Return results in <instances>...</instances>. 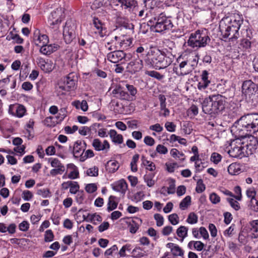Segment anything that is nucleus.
Wrapping results in <instances>:
<instances>
[{"instance_id":"obj_1","label":"nucleus","mask_w":258,"mask_h":258,"mask_svg":"<svg viewBox=\"0 0 258 258\" xmlns=\"http://www.w3.org/2000/svg\"><path fill=\"white\" fill-rule=\"evenodd\" d=\"M243 23V18L238 14L223 18L220 22L219 29L224 38L233 41L239 36V30Z\"/></svg>"},{"instance_id":"obj_2","label":"nucleus","mask_w":258,"mask_h":258,"mask_svg":"<svg viewBox=\"0 0 258 258\" xmlns=\"http://www.w3.org/2000/svg\"><path fill=\"white\" fill-rule=\"evenodd\" d=\"M236 128L239 136L251 135L258 132V114L250 113L241 116L233 127Z\"/></svg>"},{"instance_id":"obj_3","label":"nucleus","mask_w":258,"mask_h":258,"mask_svg":"<svg viewBox=\"0 0 258 258\" xmlns=\"http://www.w3.org/2000/svg\"><path fill=\"white\" fill-rule=\"evenodd\" d=\"M225 103L226 98L221 95L209 96L202 103L203 112L211 116L215 115L224 109Z\"/></svg>"},{"instance_id":"obj_4","label":"nucleus","mask_w":258,"mask_h":258,"mask_svg":"<svg viewBox=\"0 0 258 258\" xmlns=\"http://www.w3.org/2000/svg\"><path fill=\"white\" fill-rule=\"evenodd\" d=\"M148 24L151 26L152 30L154 29L156 32L158 33L170 30L173 27L171 21L163 13L151 19Z\"/></svg>"},{"instance_id":"obj_5","label":"nucleus","mask_w":258,"mask_h":258,"mask_svg":"<svg viewBox=\"0 0 258 258\" xmlns=\"http://www.w3.org/2000/svg\"><path fill=\"white\" fill-rule=\"evenodd\" d=\"M210 40V38L205 33L197 30L190 34L187 44L193 48L203 47L206 46Z\"/></svg>"},{"instance_id":"obj_6","label":"nucleus","mask_w":258,"mask_h":258,"mask_svg":"<svg viewBox=\"0 0 258 258\" xmlns=\"http://www.w3.org/2000/svg\"><path fill=\"white\" fill-rule=\"evenodd\" d=\"M244 142L240 139H237L233 140L230 144V149L228 150V153L231 157L234 158H242L246 156L245 150Z\"/></svg>"},{"instance_id":"obj_7","label":"nucleus","mask_w":258,"mask_h":258,"mask_svg":"<svg viewBox=\"0 0 258 258\" xmlns=\"http://www.w3.org/2000/svg\"><path fill=\"white\" fill-rule=\"evenodd\" d=\"M150 58V62L147 64H151L156 69L160 70L168 67L172 62L171 58L163 54L160 53Z\"/></svg>"},{"instance_id":"obj_8","label":"nucleus","mask_w":258,"mask_h":258,"mask_svg":"<svg viewBox=\"0 0 258 258\" xmlns=\"http://www.w3.org/2000/svg\"><path fill=\"white\" fill-rule=\"evenodd\" d=\"M136 52L138 57L144 58L145 63L150 62V58L155 53V51L151 48L149 49L146 43L141 44L137 47Z\"/></svg>"},{"instance_id":"obj_9","label":"nucleus","mask_w":258,"mask_h":258,"mask_svg":"<svg viewBox=\"0 0 258 258\" xmlns=\"http://www.w3.org/2000/svg\"><path fill=\"white\" fill-rule=\"evenodd\" d=\"M48 162L53 168L50 171V174L52 176H55L58 174H62L65 170V167L61 163L60 161L56 158H49L48 159Z\"/></svg>"},{"instance_id":"obj_10","label":"nucleus","mask_w":258,"mask_h":258,"mask_svg":"<svg viewBox=\"0 0 258 258\" xmlns=\"http://www.w3.org/2000/svg\"><path fill=\"white\" fill-rule=\"evenodd\" d=\"M62 10L61 8H57L50 14L48 18V22L50 26L56 27L62 21Z\"/></svg>"},{"instance_id":"obj_11","label":"nucleus","mask_w":258,"mask_h":258,"mask_svg":"<svg viewBox=\"0 0 258 258\" xmlns=\"http://www.w3.org/2000/svg\"><path fill=\"white\" fill-rule=\"evenodd\" d=\"M246 155L248 156L253 153L258 146V141L256 138L250 135L246 143L244 142Z\"/></svg>"},{"instance_id":"obj_12","label":"nucleus","mask_w":258,"mask_h":258,"mask_svg":"<svg viewBox=\"0 0 258 258\" xmlns=\"http://www.w3.org/2000/svg\"><path fill=\"white\" fill-rule=\"evenodd\" d=\"M77 217L78 218L79 216H82V220H86L87 221L90 222L93 224L97 225L99 222H100L102 218V217L98 214L96 213L94 214H88L87 216L83 214V211L81 210L79 211V212L76 214Z\"/></svg>"},{"instance_id":"obj_13","label":"nucleus","mask_w":258,"mask_h":258,"mask_svg":"<svg viewBox=\"0 0 258 258\" xmlns=\"http://www.w3.org/2000/svg\"><path fill=\"white\" fill-rule=\"evenodd\" d=\"M36 62L40 69L45 73L51 72L54 68V66L51 60H45L41 57H38L36 58Z\"/></svg>"},{"instance_id":"obj_14","label":"nucleus","mask_w":258,"mask_h":258,"mask_svg":"<svg viewBox=\"0 0 258 258\" xmlns=\"http://www.w3.org/2000/svg\"><path fill=\"white\" fill-rule=\"evenodd\" d=\"M69 23H66L63 31V36L67 43H70L75 38L74 26L69 25Z\"/></svg>"},{"instance_id":"obj_15","label":"nucleus","mask_w":258,"mask_h":258,"mask_svg":"<svg viewBox=\"0 0 258 258\" xmlns=\"http://www.w3.org/2000/svg\"><path fill=\"white\" fill-rule=\"evenodd\" d=\"M86 149V143L81 141H77L74 143L73 149V153L75 158H79L81 161V157L83 156Z\"/></svg>"},{"instance_id":"obj_16","label":"nucleus","mask_w":258,"mask_h":258,"mask_svg":"<svg viewBox=\"0 0 258 258\" xmlns=\"http://www.w3.org/2000/svg\"><path fill=\"white\" fill-rule=\"evenodd\" d=\"M33 40L35 44L40 47L49 42L48 37L45 34H41L38 30H35L34 32Z\"/></svg>"},{"instance_id":"obj_17","label":"nucleus","mask_w":258,"mask_h":258,"mask_svg":"<svg viewBox=\"0 0 258 258\" xmlns=\"http://www.w3.org/2000/svg\"><path fill=\"white\" fill-rule=\"evenodd\" d=\"M143 67V60L136 59L130 62L126 67L127 71L131 74L139 72Z\"/></svg>"},{"instance_id":"obj_18","label":"nucleus","mask_w":258,"mask_h":258,"mask_svg":"<svg viewBox=\"0 0 258 258\" xmlns=\"http://www.w3.org/2000/svg\"><path fill=\"white\" fill-rule=\"evenodd\" d=\"M245 228L248 231V235L251 238L258 237V220L250 221Z\"/></svg>"},{"instance_id":"obj_19","label":"nucleus","mask_w":258,"mask_h":258,"mask_svg":"<svg viewBox=\"0 0 258 258\" xmlns=\"http://www.w3.org/2000/svg\"><path fill=\"white\" fill-rule=\"evenodd\" d=\"M126 54L122 50H114L107 54V59L111 62L117 63L123 58H125Z\"/></svg>"},{"instance_id":"obj_20","label":"nucleus","mask_w":258,"mask_h":258,"mask_svg":"<svg viewBox=\"0 0 258 258\" xmlns=\"http://www.w3.org/2000/svg\"><path fill=\"white\" fill-rule=\"evenodd\" d=\"M26 112L24 106L20 104H11L9 106V113L18 117H23Z\"/></svg>"},{"instance_id":"obj_21","label":"nucleus","mask_w":258,"mask_h":258,"mask_svg":"<svg viewBox=\"0 0 258 258\" xmlns=\"http://www.w3.org/2000/svg\"><path fill=\"white\" fill-rule=\"evenodd\" d=\"M256 89L255 84L251 80H246L243 82L242 86V92L245 95L250 96L255 92Z\"/></svg>"},{"instance_id":"obj_22","label":"nucleus","mask_w":258,"mask_h":258,"mask_svg":"<svg viewBox=\"0 0 258 258\" xmlns=\"http://www.w3.org/2000/svg\"><path fill=\"white\" fill-rule=\"evenodd\" d=\"M92 146L97 151H104L107 152L110 148V145L107 141L104 140L102 143L98 139L93 140Z\"/></svg>"},{"instance_id":"obj_23","label":"nucleus","mask_w":258,"mask_h":258,"mask_svg":"<svg viewBox=\"0 0 258 258\" xmlns=\"http://www.w3.org/2000/svg\"><path fill=\"white\" fill-rule=\"evenodd\" d=\"M76 77L75 76L71 73L69 75L64 77L61 80V81L66 86L67 88L70 91L71 90L74 89L75 88L76 83Z\"/></svg>"},{"instance_id":"obj_24","label":"nucleus","mask_w":258,"mask_h":258,"mask_svg":"<svg viewBox=\"0 0 258 258\" xmlns=\"http://www.w3.org/2000/svg\"><path fill=\"white\" fill-rule=\"evenodd\" d=\"M111 187L114 191L124 194L127 188V185L124 180L121 179L112 183Z\"/></svg>"},{"instance_id":"obj_25","label":"nucleus","mask_w":258,"mask_h":258,"mask_svg":"<svg viewBox=\"0 0 258 258\" xmlns=\"http://www.w3.org/2000/svg\"><path fill=\"white\" fill-rule=\"evenodd\" d=\"M232 196L231 197L227 199L228 202L229 203L230 206L236 211H238L240 208V206L238 201H240L242 199L241 195H237L233 196V195H230Z\"/></svg>"},{"instance_id":"obj_26","label":"nucleus","mask_w":258,"mask_h":258,"mask_svg":"<svg viewBox=\"0 0 258 258\" xmlns=\"http://www.w3.org/2000/svg\"><path fill=\"white\" fill-rule=\"evenodd\" d=\"M179 67V70L176 68V71H175V73L178 76H184L191 72V68L189 67L186 60L181 61Z\"/></svg>"},{"instance_id":"obj_27","label":"nucleus","mask_w":258,"mask_h":258,"mask_svg":"<svg viewBox=\"0 0 258 258\" xmlns=\"http://www.w3.org/2000/svg\"><path fill=\"white\" fill-rule=\"evenodd\" d=\"M166 246L170 249L174 256H183L184 251L177 244L169 242L166 244Z\"/></svg>"},{"instance_id":"obj_28","label":"nucleus","mask_w":258,"mask_h":258,"mask_svg":"<svg viewBox=\"0 0 258 258\" xmlns=\"http://www.w3.org/2000/svg\"><path fill=\"white\" fill-rule=\"evenodd\" d=\"M58 48L57 44H45L42 45L40 48V52L44 55H49L53 52L56 51Z\"/></svg>"},{"instance_id":"obj_29","label":"nucleus","mask_w":258,"mask_h":258,"mask_svg":"<svg viewBox=\"0 0 258 258\" xmlns=\"http://www.w3.org/2000/svg\"><path fill=\"white\" fill-rule=\"evenodd\" d=\"M93 25L97 30L96 33L98 32L101 37H103L104 36L106 35L107 31L104 27L100 20L98 18H93Z\"/></svg>"},{"instance_id":"obj_30","label":"nucleus","mask_w":258,"mask_h":258,"mask_svg":"<svg viewBox=\"0 0 258 258\" xmlns=\"http://www.w3.org/2000/svg\"><path fill=\"white\" fill-rule=\"evenodd\" d=\"M141 223L142 220L139 218H135L127 222L130 232L133 234L136 233Z\"/></svg>"},{"instance_id":"obj_31","label":"nucleus","mask_w":258,"mask_h":258,"mask_svg":"<svg viewBox=\"0 0 258 258\" xmlns=\"http://www.w3.org/2000/svg\"><path fill=\"white\" fill-rule=\"evenodd\" d=\"M199 59V56L197 53H191L186 58V60L189 67L191 68V71L197 66Z\"/></svg>"},{"instance_id":"obj_32","label":"nucleus","mask_w":258,"mask_h":258,"mask_svg":"<svg viewBox=\"0 0 258 258\" xmlns=\"http://www.w3.org/2000/svg\"><path fill=\"white\" fill-rule=\"evenodd\" d=\"M122 9L128 10L130 11L137 5L136 0H117Z\"/></svg>"},{"instance_id":"obj_33","label":"nucleus","mask_w":258,"mask_h":258,"mask_svg":"<svg viewBox=\"0 0 258 258\" xmlns=\"http://www.w3.org/2000/svg\"><path fill=\"white\" fill-rule=\"evenodd\" d=\"M109 136L113 142L121 144L123 142V137L120 134H118L114 130H110L109 132Z\"/></svg>"},{"instance_id":"obj_34","label":"nucleus","mask_w":258,"mask_h":258,"mask_svg":"<svg viewBox=\"0 0 258 258\" xmlns=\"http://www.w3.org/2000/svg\"><path fill=\"white\" fill-rule=\"evenodd\" d=\"M119 167V163L115 160H109L106 164V170L110 173L117 171Z\"/></svg>"},{"instance_id":"obj_35","label":"nucleus","mask_w":258,"mask_h":258,"mask_svg":"<svg viewBox=\"0 0 258 258\" xmlns=\"http://www.w3.org/2000/svg\"><path fill=\"white\" fill-rule=\"evenodd\" d=\"M118 203V199L115 196H111L109 198L107 203V210L111 211L117 208Z\"/></svg>"},{"instance_id":"obj_36","label":"nucleus","mask_w":258,"mask_h":258,"mask_svg":"<svg viewBox=\"0 0 258 258\" xmlns=\"http://www.w3.org/2000/svg\"><path fill=\"white\" fill-rule=\"evenodd\" d=\"M248 197L250 199L249 207L251 210L254 212H258V198L252 195H247Z\"/></svg>"},{"instance_id":"obj_37","label":"nucleus","mask_w":258,"mask_h":258,"mask_svg":"<svg viewBox=\"0 0 258 258\" xmlns=\"http://www.w3.org/2000/svg\"><path fill=\"white\" fill-rule=\"evenodd\" d=\"M249 237H250L248 235V231L244 228L239 234L238 240L241 244H245L247 243Z\"/></svg>"},{"instance_id":"obj_38","label":"nucleus","mask_w":258,"mask_h":258,"mask_svg":"<svg viewBox=\"0 0 258 258\" xmlns=\"http://www.w3.org/2000/svg\"><path fill=\"white\" fill-rule=\"evenodd\" d=\"M114 39L116 42L117 45L118 46L119 49L124 48L126 47L131 42L129 41L127 39H124V38L122 39L121 37L115 36Z\"/></svg>"},{"instance_id":"obj_39","label":"nucleus","mask_w":258,"mask_h":258,"mask_svg":"<svg viewBox=\"0 0 258 258\" xmlns=\"http://www.w3.org/2000/svg\"><path fill=\"white\" fill-rule=\"evenodd\" d=\"M170 154L171 156L175 159H178L181 161L185 160V158L184 154L182 152H179L175 148L172 149L170 150Z\"/></svg>"},{"instance_id":"obj_40","label":"nucleus","mask_w":258,"mask_h":258,"mask_svg":"<svg viewBox=\"0 0 258 258\" xmlns=\"http://www.w3.org/2000/svg\"><path fill=\"white\" fill-rule=\"evenodd\" d=\"M72 104L77 109H81L83 111H87L88 108V103L86 100H83L81 102L76 100L73 102Z\"/></svg>"},{"instance_id":"obj_41","label":"nucleus","mask_w":258,"mask_h":258,"mask_svg":"<svg viewBox=\"0 0 258 258\" xmlns=\"http://www.w3.org/2000/svg\"><path fill=\"white\" fill-rule=\"evenodd\" d=\"M188 228L184 226H180L176 230L177 236L181 238V241H183L184 239L187 236Z\"/></svg>"},{"instance_id":"obj_42","label":"nucleus","mask_w":258,"mask_h":258,"mask_svg":"<svg viewBox=\"0 0 258 258\" xmlns=\"http://www.w3.org/2000/svg\"><path fill=\"white\" fill-rule=\"evenodd\" d=\"M240 168L239 165L236 163H232L228 167V171L231 175H237L240 172Z\"/></svg>"},{"instance_id":"obj_43","label":"nucleus","mask_w":258,"mask_h":258,"mask_svg":"<svg viewBox=\"0 0 258 258\" xmlns=\"http://www.w3.org/2000/svg\"><path fill=\"white\" fill-rule=\"evenodd\" d=\"M191 204V198L190 196H187L184 198L179 204V208L181 210H185L188 208Z\"/></svg>"},{"instance_id":"obj_44","label":"nucleus","mask_w":258,"mask_h":258,"mask_svg":"<svg viewBox=\"0 0 258 258\" xmlns=\"http://www.w3.org/2000/svg\"><path fill=\"white\" fill-rule=\"evenodd\" d=\"M56 91L58 95H63L66 94L67 92L70 91V90L61 80L58 83Z\"/></svg>"},{"instance_id":"obj_45","label":"nucleus","mask_w":258,"mask_h":258,"mask_svg":"<svg viewBox=\"0 0 258 258\" xmlns=\"http://www.w3.org/2000/svg\"><path fill=\"white\" fill-rule=\"evenodd\" d=\"M142 164L146 167V169L149 171H153L155 170L156 166L154 163L150 161L147 160L143 156L142 157Z\"/></svg>"},{"instance_id":"obj_46","label":"nucleus","mask_w":258,"mask_h":258,"mask_svg":"<svg viewBox=\"0 0 258 258\" xmlns=\"http://www.w3.org/2000/svg\"><path fill=\"white\" fill-rule=\"evenodd\" d=\"M198 221V216L194 212H190L186 220V222L189 224H195Z\"/></svg>"},{"instance_id":"obj_47","label":"nucleus","mask_w":258,"mask_h":258,"mask_svg":"<svg viewBox=\"0 0 258 258\" xmlns=\"http://www.w3.org/2000/svg\"><path fill=\"white\" fill-rule=\"evenodd\" d=\"M139 159V155L135 154L133 156L132 161L131 162V170L133 172H136L138 170L137 163Z\"/></svg>"},{"instance_id":"obj_48","label":"nucleus","mask_w":258,"mask_h":258,"mask_svg":"<svg viewBox=\"0 0 258 258\" xmlns=\"http://www.w3.org/2000/svg\"><path fill=\"white\" fill-rule=\"evenodd\" d=\"M145 74L156 78L158 80H161L163 78V76L160 74L159 73L155 71H147L145 72Z\"/></svg>"},{"instance_id":"obj_49","label":"nucleus","mask_w":258,"mask_h":258,"mask_svg":"<svg viewBox=\"0 0 258 258\" xmlns=\"http://www.w3.org/2000/svg\"><path fill=\"white\" fill-rule=\"evenodd\" d=\"M105 47L109 50H116L119 49L118 46L117 45L114 39L111 40L110 42H107L105 44Z\"/></svg>"},{"instance_id":"obj_50","label":"nucleus","mask_w":258,"mask_h":258,"mask_svg":"<svg viewBox=\"0 0 258 258\" xmlns=\"http://www.w3.org/2000/svg\"><path fill=\"white\" fill-rule=\"evenodd\" d=\"M132 256L134 257H141L144 256V252L140 247L135 248L131 252Z\"/></svg>"},{"instance_id":"obj_51","label":"nucleus","mask_w":258,"mask_h":258,"mask_svg":"<svg viewBox=\"0 0 258 258\" xmlns=\"http://www.w3.org/2000/svg\"><path fill=\"white\" fill-rule=\"evenodd\" d=\"M221 155L216 152L212 153L211 156V161L216 164L219 163L221 161Z\"/></svg>"},{"instance_id":"obj_52","label":"nucleus","mask_w":258,"mask_h":258,"mask_svg":"<svg viewBox=\"0 0 258 258\" xmlns=\"http://www.w3.org/2000/svg\"><path fill=\"white\" fill-rule=\"evenodd\" d=\"M97 189V184L95 183H89L86 184L85 186L86 191L89 194L95 192Z\"/></svg>"},{"instance_id":"obj_53","label":"nucleus","mask_w":258,"mask_h":258,"mask_svg":"<svg viewBox=\"0 0 258 258\" xmlns=\"http://www.w3.org/2000/svg\"><path fill=\"white\" fill-rule=\"evenodd\" d=\"M169 222L173 225H177L179 223V217L176 214H172L168 216Z\"/></svg>"},{"instance_id":"obj_54","label":"nucleus","mask_w":258,"mask_h":258,"mask_svg":"<svg viewBox=\"0 0 258 258\" xmlns=\"http://www.w3.org/2000/svg\"><path fill=\"white\" fill-rule=\"evenodd\" d=\"M154 219L156 221V225L158 227L162 226L164 224V218L160 214H155L154 216Z\"/></svg>"},{"instance_id":"obj_55","label":"nucleus","mask_w":258,"mask_h":258,"mask_svg":"<svg viewBox=\"0 0 258 258\" xmlns=\"http://www.w3.org/2000/svg\"><path fill=\"white\" fill-rule=\"evenodd\" d=\"M132 248L130 245L126 244L123 245L120 249L119 254L121 257H124L126 255L125 252L130 251Z\"/></svg>"},{"instance_id":"obj_56","label":"nucleus","mask_w":258,"mask_h":258,"mask_svg":"<svg viewBox=\"0 0 258 258\" xmlns=\"http://www.w3.org/2000/svg\"><path fill=\"white\" fill-rule=\"evenodd\" d=\"M34 124V121L33 119H30L28 122L27 123L26 125V132L28 134L29 136H31V133L33 130V126Z\"/></svg>"},{"instance_id":"obj_57","label":"nucleus","mask_w":258,"mask_h":258,"mask_svg":"<svg viewBox=\"0 0 258 258\" xmlns=\"http://www.w3.org/2000/svg\"><path fill=\"white\" fill-rule=\"evenodd\" d=\"M54 235L51 230L46 231L44 235V240L46 242H50L53 240Z\"/></svg>"},{"instance_id":"obj_58","label":"nucleus","mask_w":258,"mask_h":258,"mask_svg":"<svg viewBox=\"0 0 258 258\" xmlns=\"http://www.w3.org/2000/svg\"><path fill=\"white\" fill-rule=\"evenodd\" d=\"M87 174L90 176H96L98 174V168L94 166L87 170Z\"/></svg>"},{"instance_id":"obj_59","label":"nucleus","mask_w":258,"mask_h":258,"mask_svg":"<svg viewBox=\"0 0 258 258\" xmlns=\"http://www.w3.org/2000/svg\"><path fill=\"white\" fill-rule=\"evenodd\" d=\"M196 190L198 192H202L205 189V185L202 179H199L197 183Z\"/></svg>"},{"instance_id":"obj_60","label":"nucleus","mask_w":258,"mask_h":258,"mask_svg":"<svg viewBox=\"0 0 258 258\" xmlns=\"http://www.w3.org/2000/svg\"><path fill=\"white\" fill-rule=\"evenodd\" d=\"M101 124L98 123H95L88 127L90 132V136L93 135L94 133H97V130L100 127Z\"/></svg>"},{"instance_id":"obj_61","label":"nucleus","mask_w":258,"mask_h":258,"mask_svg":"<svg viewBox=\"0 0 258 258\" xmlns=\"http://www.w3.org/2000/svg\"><path fill=\"white\" fill-rule=\"evenodd\" d=\"M156 151L157 153L160 154H166L168 152L167 148L161 144L157 145Z\"/></svg>"},{"instance_id":"obj_62","label":"nucleus","mask_w":258,"mask_h":258,"mask_svg":"<svg viewBox=\"0 0 258 258\" xmlns=\"http://www.w3.org/2000/svg\"><path fill=\"white\" fill-rule=\"evenodd\" d=\"M94 156L93 151L92 150H87L84 153L83 156L81 157V161H84L88 158L93 157Z\"/></svg>"},{"instance_id":"obj_63","label":"nucleus","mask_w":258,"mask_h":258,"mask_svg":"<svg viewBox=\"0 0 258 258\" xmlns=\"http://www.w3.org/2000/svg\"><path fill=\"white\" fill-rule=\"evenodd\" d=\"M29 228V224L26 221H23L19 225V228L22 231H27Z\"/></svg>"},{"instance_id":"obj_64","label":"nucleus","mask_w":258,"mask_h":258,"mask_svg":"<svg viewBox=\"0 0 258 258\" xmlns=\"http://www.w3.org/2000/svg\"><path fill=\"white\" fill-rule=\"evenodd\" d=\"M144 143L149 146H153L155 143V140L150 136H146L144 139Z\"/></svg>"}]
</instances>
